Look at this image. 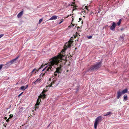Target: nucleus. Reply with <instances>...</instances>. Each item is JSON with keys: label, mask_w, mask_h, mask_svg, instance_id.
<instances>
[{"label": "nucleus", "mask_w": 129, "mask_h": 129, "mask_svg": "<svg viewBox=\"0 0 129 129\" xmlns=\"http://www.w3.org/2000/svg\"><path fill=\"white\" fill-rule=\"evenodd\" d=\"M73 41L72 40H70L68 42L66 43L64 46V51H62L60 54H59V55L57 56H55L51 59V61L42 70V71H43L46 70V71H48L49 72H51L52 71L53 69L55 68L54 65H59V66L56 68V70L54 73V77H59V75L61 74L62 71L61 69V62H62L61 60L62 59L63 57L64 56V54L63 53L64 51L68 48L70 47L72 45Z\"/></svg>", "instance_id": "1"}, {"label": "nucleus", "mask_w": 129, "mask_h": 129, "mask_svg": "<svg viewBox=\"0 0 129 129\" xmlns=\"http://www.w3.org/2000/svg\"><path fill=\"white\" fill-rule=\"evenodd\" d=\"M102 62V61L101 60L99 62H96L95 64L91 66L89 68L87 69L85 73L88 72H91L92 71H97L101 66Z\"/></svg>", "instance_id": "2"}, {"label": "nucleus", "mask_w": 129, "mask_h": 129, "mask_svg": "<svg viewBox=\"0 0 129 129\" xmlns=\"http://www.w3.org/2000/svg\"><path fill=\"white\" fill-rule=\"evenodd\" d=\"M60 82V80L56 78H54L52 79V82L50 84H49L46 86V88L48 89V87H50L51 86L53 87H55L59 84Z\"/></svg>", "instance_id": "3"}, {"label": "nucleus", "mask_w": 129, "mask_h": 129, "mask_svg": "<svg viewBox=\"0 0 129 129\" xmlns=\"http://www.w3.org/2000/svg\"><path fill=\"white\" fill-rule=\"evenodd\" d=\"M46 95H45L44 93H42L40 94V95H39L38 98L37 100V102L36 103L35 106L36 107L35 110H36V109H37L39 107L38 106L40 104V103L41 102V99L42 98L43 99L45 98H46Z\"/></svg>", "instance_id": "4"}, {"label": "nucleus", "mask_w": 129, "mask_h": 129, "mask_svg": "<svg viewBox=\"0 0 129 129\" xmlns=\"http://www.w3.org/2000/svg\"><path fill=\"white\" fill-rule=\"evenodd\" d=\"M102 119V117L101 116L98 117L96 118L94 123V129H96L98 123L101 122Z\"/></svg>", "instance_id": "5"}, {"label": "nucleus", "mask_w": 129, "mask_h": 129, "mask_svg": "<svg viewBox=\"0 0 129 129\" xmlns=\"http://www.w3.org/2000/svg\"><path fill=\"white\" fill-rule=\"evenodd\" d=\"M19 57V56H18L15 58L13 59L12 60L9 61V62H7L5 64V67L6 68H7L13 63H15L16 62V61L17 59Z\"/></svg>", "instance_id": "6"}, {"label": "nucleus", "mask_w": 129, "mask_h": 129, "mask_svg": "<svg viewBox=\"0 0 129 129\" xmlns=\"http://www.w3.org/2000/svg\"><path fill=\"white\" fill-rule=\"evenodd\" d=\"M116 26L115 23L114 22H113L112 26L110 27V29L113 31L115 30L114 29Z\"/></svg>", "instance_id": "7"}, {"label": "nucleus", "mask_w": 129, "mask_h": 129, "mask_svg": "<svg viewBox=\"0 0 129 129\" xmlns=\"http://www.w3.org/2000/svg\"><path fill=\"white\" fill-rule=\"evenodd\" d=\"M123 94L122 93V92H120V91H118L117 92V99H119L120 96Z\"/></svg>", "instance_id": "8"}, {"label": "nucleus", "mask_w": 129, "mask_h": 129, "mask_svg": "<svg viewBox=\"0 0 129 129\" xmlns=\"http://www.w3.org/2000/svg\"><path fill=\"white\" fill-rule=\"evenodd\" d=\"M23 13V11H22L19 13L17 15V17L18 18H19L22 15Z\"/></svg>", "instance_id": "9"}, {"label": "nucleus", "mask_w": 129, "mask_h": 129, "mask_svg": "<svg viewBox=\"0 0 129 129\" xmlns=\"http://www.w3.org/2000/svg\"><path fill=\"white\" fill-rule=\"evenodd\" d=\"M57 16L56 15H54L52 16L49 20H55L57 19Z\"/></svg>", "instance_id": "10"}, {"label": "nucleus", "mask_w": 129, "mask_h": 129, "mask_svg": "<svg viewBox=\"0 0 129 129\" xmlns=\"http://www.w3.org/2000/svg\"><path fill=\"white\" fill-rule=\"evenodd\" d=\"M127 90H128L127 88H125L121 92L123 94L126 93L127 92Z\"/></svg>", "instance_id": "11"}, {"label": "nucleus", "mask_w": 129, "mask_h": 129, "mask_svg": "<svg viewBox=\"0 0 129 129\" xmlns=\"http://www.w3.org/2000/svg\"><path fill=\"white\" fill-rule=\"evenodd\" d=\"M36 70V68L34 69L33 71H32V72H31L29 74V75H30V76H31L33 74H35L34 73V72Z\"/></svg>", "instance_id": "12"}, {"label": "nucleus", "mask_w": 129, "mask_h": 129, "mask_svg": "<svg viewBox=\"0 0 129 129\" xmlns=\"http://www.w3.org/2000/svg\"><path fill=\"white\" fill-rule=\"evenodd\" d=\"M124 37L122 36H120L119 38V40L121 41H123L124 40Z\"/></svg>", "instance_id": "13"}, {"label": "nucleus", "mask_w": 129, "mask_h": 129, "mask_svg": "<svg viewBox=\"0 0 129 129\" xmlns=\"http://www.w3.org/2000/svg\"><path fill=\"white\" fill-rule=\"evenodd\" d=\"M111 114H112L111 113V112H107L106 114L104 115V116H108V115H111Z\"/></svg>", "instance_id": "14"}, {"label": "nucleus", "mask_w": 129, "mask_h": 129, "mask_svg": "<svg viewBox=\"0 0 129 129\" xmlns=\"http://www.w3.org/2000/svg\"><path fill=\"white\" fill-rule=\"evenodd\" d=\"M127 100V96L126 95H124V100L123 101H126Z\"/></svg>", "instance_id": "15"}, {"label": "nucleus", "mask_w": 129, "mask_h": 129, "mask_svg": "<svg viewBox=\"0 0 129 129\" xmlns=\"http://www.w3.org/2000/svg\"><path fill=\"white\" fill-rule=\"evenodd\" d=\"M41 69V68H39L38 69H36V70L35 71L34 73L35 74L37 73Z\"/></svg>", "instance_id": "16"}, {"label": "nucleus", "mask_w": 129, "mask_h": 129, "mask_svg": "<svg viewBox=\"0 0 129 129\" xmlns=\"http://www.w3.org/2000/svg\"><path fill=\"white\" fill-rule=\"evenodd\" d=\"M3 66H5V67L4 68H7L5 67V65H4V64H0V71L2 69Z\"/></svg>", "instance_id": "17"}, {"label": "nucleus", "mask_w": 129, "mask_h": 129, "mask_svg": "<svg viewBox=\"0 0 129 129\" xmlns=\"http://www.w3.org/2000/svg\"><path fill=\"white\" fill-rule=\"evenodd\" d=\"M41 79L40 78H38V79L36 81L38 83H39Z\"/></svg>", "instance_id": "18"}, {"label": "nucleus", "mask_w": 129, "mask_h": 129, "mask_svg": "<svg viewBox=\"0 0 129 129\" xmlns=\"http://www.w3.org/2000/svg\"><path fill=\"white\" fill-rule=\"evenodd\" d=\"M121 19H120L119 20V21L117 23V24L118 25V26L119 25H120V24L121 23Z\"/></svg>", "instance_id": "19"}, {"label": "nucleus", "mask_w": 129, "mask_h": 129, "mask_svg": "<svg viewBox=\"0 0 129 129\" xmlns=\"http://www.w3.org/2000/svg\"><path fill=\"white\" fill-rule=\"evenodd\" d=\"M20 89L22 90H24L25 89V87L24 86H22L20 87Z\"/></svg>", "instance_id": "20"}, {"label": "nucleus", "mask_w": 129, "mask_h": 129, "mask_svg": "<svg viewBox=\"0 0 129 129\" xmlns=\"http://www.w3.org/2000/svg\"><path fill=\"white\" fill-rule=\"evenodd\" d=\"M84 9V10L82 11H81V14H85V10H84V9Z\"/></svg>", "instance_id": "21"}, {"label": "nucleus", "mask_w": 129, "mask_h": 129, "mask_svg": "<svg viewBox=\"0 0 129 129\" xmlns=\"http://www.w3.org/2000/svg\"><path fill=\"white\" fill-rule=\"evenodd\" d=\"M38 83H37L36 82V81L34 82H32V84L33 85H35L36 84H37Z\"/></svg>", "instance_id": "22"}, {"label": "nucleus", "mask_w": 129, "mask_h": 129, "mask_svg": "<svg viewBox=\"0 0 129 129\" xmlns=\"http://www.w3.org/2000/svg\"><path fill=\"white\" fill-rule=\"evenodd\" d=\"M23 109V107H21L19 110V111H21V112L22 111Z\"/></svg>", "instance_id": "23"}, {"label": "nucleus", "mask_w": 129, "mask_h": 129, "mask_svg": "<svg viewBox=\"0 0 129 129\" xmlns=\"http://www.w3.org/2000/svg\"><path fill=\"white\" fill-rule=\"evenodd\" d=\"M92 36H90L87 37V38L88 39H90L92 38Z\"/></svg>", "instance_id": "24"}, {"label": "nucleus", "mask_w": 129, "mask_h": 129, "mask_svg": "<svg viewBox=\"0 0 129 129\" xmlns=\"http://www.w3.org/2000/svg\"><path fill=\"white\" fill-rule=\"evenodd\" d=\"M43 19H40L39 21V23H40L42 21Z\"/></svg>", "instance_id": "25"}, {"label": "nucleus", "mask_w": 129, "mask_h": 129, "mask_svg": "<svg viewBox=\"0 0 129 129\" xmlns=\"http://www.w3.org/2000/svg\"><path fill=\"white\" fill-rule=\"evenodd\" d=\"M4 35L3 34H1L0 35V38H1Z\"/></svg>", "instance_id": "26"}, {"label": "nucleus", "mask_w": 129, "mask_h": 129, "mask_svg": "<svg viewBox=\"0 0 129 129\" xmlns=\"http://www.w3.org/2000/svg\"><path fill=\"white\" fill-rule=\"evenodd\" d=\"M23 93V92H21V93H20V94H19L18 96V97H19L20 96H21V94H22V93Z\"/></svg>", "instance_id": "27"}, {"label": "nucleus", "mask_w": 129, "mask_h": 129, "mask_svg": "<svg viewBox=\"0 0 129 129\" xmlns=\"http://www.w3.org/2000/svg\"><path fill=\"white\" fill-rule=\"evenodd\" d=\"M13 117V115H11L9 117V118H12Z\"/></svg>", "instance_id": "28"}, {"label": "nucleus", "mask_w": 129, "mask_h": 129, "mask_svg": "<svg viewBox=\"0 0 129 129\" xmlns=\"http://www.w3.org/2000/svg\"><path fill=\"white\" fill-rule=\"evenodd\" d=\"M45 73L43 74V73H42L40 75V76H43V75H44Z\"/></svg>", "instance_id": "29"}, {"label": "nucleus", "mask_w": 129, "mask_h": 129, "mask_svg": "<svg viewBox=\"0 0 129 129\" xmlns=\"http://www.w3.org/2000/svg\"><path fill=\"white\" fill-rule=\"evenodd\" d=\"M9 118H8V119H7V120H6V121L7 122H8L9 121Z\"/></svg>", "instance_id": "30"}, {"label": "nucleus", "mask_w": 129, "mask_h": 129, "mask_svg": "<svg viewBox=\"0 0 129 129\" xmlns=\"http://www.w3.org/2000/svg\"><path fill=\"white\" fill-rule=\"evenodd\" d=\"M76 37H77V36H78V35H79V34H78V33L76 32Z\"/></svg>", "instance_id": "31"}, {"label": "nucleus", "mask_w": 129, "mask_h": 129, "mask_svg": "<svg viewBox=\"0 0 129 129\" xmlns=\"http://www.w3.org/2000/svg\"><path fill=\"white\" fill-rule=\"evenodd\" d=\"M28 85H26V86L25 87V89H26L28 87Z\"/></svg>", "instance_id": "32"}, {"label": "nucleus", "mask_w": 129, "mask_h": 129, "mask_svg": "<svg viewBox=\"0 0 129 129\" xmlns=\"http://www.w3.org/2000/svg\"><path fill=\"white\" fill-rule=\"evenodd\" d=\"M85 9H87V10H88V7L87 6H85Z\"/></svg>", "instance_id": "33"}, {"label": "nucleus", "mask_w": 129, "mask_h": 129, "mask_svg": "<svg viewBox=\"0 0 129 129\" xmlns=\"http://www.w3.org/2000/svg\"><path fill=\"white\" fill-rule=\"evenodd\" d=\"M74 26V25L73 24H72V25H70V26L73 27Z\"/></svg>", "instance_id": "34"}, {"label": "nucleus", "mask_w": 129, "mask_h": 129, "mask_svg": "<svg viewBox=\"0 0 129 129\" xmlns=\"http://www.w3.org/2000/svg\"><path fill=\"white\" fill-rule=\"evenodd\" d=\"M7 117H5V118H4V119H5L7 120Z\"/></svg>", "instance_id": "35"}, {"label": "nucleus", "mask_w": 129, "mask_h": 129, "mask_svg": "<svg viewBox=\"0 0 129 129\" xmlns=\"http://www.w3.org/2000/svg\"><path fill=\"white\" fill-rule=\"evenodd\" d=\"M62 22V21H61L59 23V24H60Z\"/></svg>", "instance_id": "36"}, {"label": "nucleus", "mask_w": 129, "mask_h": 129, "mask_svg": "<svg viewBox=\"0 0 129 129\" xmlns=\"http://www.w3.org/2000/svg\"><path fill=\"white\" fill-rule=\"evenodd\" d=\"M98 13H100V11H98Z\"/></svg>", "instance_id": "37"}, {"label": "nucleus", "mask_w": 129, "mask_h": 129, "mask_svg": "<svg viewBox=\"0 0 129 129\" xmlns=\"http://www.w3.org/2000/svg\"><path fill=\"white\" fill-rule=\"evenodd\" d=\"M83 17H85V16H83Z\"/></svg>", "instance_id": "38"}]
</instances>
